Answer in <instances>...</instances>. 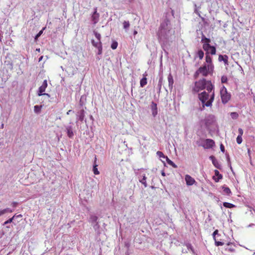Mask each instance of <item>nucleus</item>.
<instances>
[{
	"instance_id": "f257e3e1",
	"label": "nucleus",
	"mask_w": 255,
	"mask_h": 255,
	"mask_svg": "<svg viewBox=\"0 0 255 255\" xmlns=\"http://www.w3.org/2000/svg\"><path fill=\"white\" fill-rule=\"evenodd\" d=\"M173 10H171V14L166 12L163 16V20L161 22L157 32L159 40L163 44H166L172 40L174 36V30L172 29L170 19L173 17Z\"/></svg>"
},
{
	"instance_id": "f03ea898",
	"label": "nucleus",
	"mask_w": 255,
	"mask_h": 255,
	"mask_svg": "<svg viewBox=\"0 0 255 255\" xmlns=\"http://www.w3.org/2000/svg\"><path fill=\"white\" fill-rule=\"evenodd\" d=\"M205 89L208 92H212L214 89V86L212 84L211 81H207L205 79L203 78L195 82L192 91L193 93H196Z\"/></svg>"
},
{
	"instance_id": "7ed1b4c3",
	"label": "nucleus",
	"mask_w": 255,
	"mask_h": 255,
	"mask_svg": "<svg viewBox=\"0 0 255 255\" xmlns=\"http://www.w3.org/2000/svg\"><path fill=\"white\" fill-rule=\"evenodd\" d=\"M215 98L214 89L212 92L203 91L198 94V98L202 103L203 106L211 107Z\"/></svg>"
},
{
	"instance_id": "20e7f679",
	"label": "nucleus",
	"mask_w": 255,
	"mask_h": 255,
	"mask_svg": "<svg viewBox=\"0 0 255 255\" xmlns=\"http://www.w3.org/2000/svg\"><path fill=\"white\" fill-rule=\"evenodd\" d=\"M201 122L205 125L206 128L209 131H214L217 127V123L215 117L213 115L207 116Z\"/></svg>"
},
{
	"instance_id": "39448f33",
	"label": "nucleus",
	"mask_w": 255,
	"mask_h": 255,
	"mask_svg": "<svg viewBox=\"0 0 255 255\" xmlns=\"http://www.w3.org/2000/svg\"><path fill=\"white\" fill-rule=\"evenodd\" d=\"M89 222L91 224L95 232L97 234H99L100 226L98 222V217L95 214H91L90 215Z\"/></svg>"
},
{
	"instance_id": "423d86ee",
	"label": "nucleus",
	"mask_w": 255,
	"mask_h": 255,
	"mask_svg": "<svg viewBox=\"0 0 255 255\" xmlns=\"http://www.w3.org/2000/svg\"><path fill=\"white\" fill-rule=\"evenodd\" d=\"M220 94L222 102L224 104H227L231 99V94L227 92V90L224 86H223L220 90Z\"/></svg>"
},
{
	"instance_id": "0eeeda50",
	"label": "nucleus",
	"mask_w": 255,
	"mask_h": 255,
	"mask_svg": "<svg viewBox=\"0 0 255 255\" xmlns=\"http://www.w3.org/2000/svg\"><path fill=\"white\" fill-rule=\"evenodd\" d=\"M211 42V39L206 37L204 35H202L201 38V42L203 44V48L204 50H208V48L210 47V43Z\"/></svg>"
},
{
	"instance_id": "6e6552de",
	"label": "nucleus",
	"mask_w": 255,
	"mask_h": 255,
	"mask_svg": "<svg viewBox=\"0 0 255 255\" xmlns=\"http://www.w3.org/2000/svg\"><path fill=\"white\" fill-rule=\"evenodd\" d=\"M100 14L97 12V8H94V11L92 13L91 16V20L93 24L97 23L99 20Z\"/></svg>"
},
{
	"instance_id": "1a4fd4ad",
	"label": "nucleus",
	"mask_w": 255,
	"mask_h": 255,
	"mask_svg": "<svg viewBox=\"0 0 255 255\" xmlns=\"http://www.w3.org/2000/svg\"><path fill=\"white\" fill-rule=\"evenodd\" d=\"M74 128L72 126L68 125L65 126V131L67 134V136L70 138H73L74 135L73 132Z\"/></svg>"
},
{
	"instance_id": "9d476101",
	"label": "nucleus",
	"mask_w": 255,
	"mask_h": 255,
	"mask_svg": "<svg viewBox=\"0 0 255 255\" xmlns=\"http://www.w3.org/2000/svg\"><path fill=\"white\" fill-rule=\"evenodd\" d=\"M47 87V82L46 80H44L42 85L39 88L38 90V96H41L43 95V92L45 91Z\"/></svg>"
},
{
	"instance_id": "9b49d317",
	"label": "nucleus",
	"mask_w": 255,
	"mask_h": 255,
	"mask_svg": "<svg viewBox=\"0 0 255 255\" xmlns=\"http://www.w3.org/2000/svg\"><path fill=\"white\" fill-rule=\"evenodd\" d=\"M210 65H208V68L207 67V65L205 64L202 67H200L198 69V72L202 74L204 76H207L208 74L209 67Z\"/></svg>"
},
{
	"instance_id": "f8f14e48",
	"label": "nucleus",
	"mask_w": 255,
	"mask_h": 255,
	"mask_svg": "<svg viewBox=\"0 0 255 255\" xmlns=\"http://www.w3.org/2000/svg\"><path fill=\"white\" fill-rule=\"evenodd\" d=\"M205 142V145H202L205 148H212L215 145V142L213 139H206Z\"/></svg>"
},
{
	"instance_id": "ddd939ff",
	"label": "nucleus",
	"mask_w": 255,
	"mask_h": 255,
	"mask_svg": "<svg viewBox=\"0 0 255 255\" xmlns=\"http://www.w3.org/2000/svg\"><path fill=\"white\" fill-rule=\"evenodd\" d=\"M185 180L188 186H191L196 182L195 179L189 175H185Z\"/></svg>"
},
{
	"instance_id": "4468645a",
	"label": "nucleus",
	"mask_w": 255,
	"mask_h": 255,
	"mask_svg": "<svg viewBox=\"0 0 255 255\" xmlns=\"http://www.w3.org/2000/svg\"><path fill=\"white\" fill-rule=\"evenodd\" d=\"M150 109L152 112V115L154 117H155L158 113L157 104L154 102H152L150 105Z\"/></svg>"
},
{
	"instance_id": "2eb2a0df",
	"label": "nucleus",
	"mask_w": 255,
	"mask_h": 255,
	"mask_svg": "<svg viewBox=\"0 0 255 255\" xmlns=\"http://www.w3.org/2000/svg\"><path fill=\"white\" fill-rule=\"evenodd\" d=\"M206 52V54H208L209 53L211 54L212 55H214L216 54V47L210 45V47H209L208 48V50H205Z\"/></svg>"
},
{
	"instance_id": "dca6fc26",
	"label": "nucleus",
	"mask_w": 255,
	"mask_h": 255,
	"mask_svg": "<svg viewBox=\"0 0 255 255\" xmlns=\"http://www.w3.org/2000/svg\"><path fill=\"white\" fill-rule=\"evenodd\" d=\"M215 175L217 176V178L214 177V180L215 182H218L219 180L223 178V176L221 174L218 170H215Z\"/></svg>"
},
{
	"instance_id": "f3484780",
	"label": "nucleus",
	"mask_w": 255,
	"mask_h": 255,
	"mask_svg": "<svg viewBox=\"0 0 255 255\" xmlns=\"http://www.w3.org/2000/svg\"><path fill=\"white\" fill-rule=\"evenodd\" d=\"M233 245V243H230V242H229L227 244V247L225 249V250L226 251H228L231 253H234L235 252V249L232 247V246Z\"/></svg>"
},
{
	"instance_id": "a211bd4d",
	"label": "nucleus",
	"mask_w": 255,
	"mask_h": 255,
	"mask_svg": "<svg viewBox=\"0 0 255 255\" xmlns=\"http://www.w3.org/2000/svg\"><path fill=\"white\" fill-rule=\"evenodd\" d=\"M218 59L220 61H224L225 64H228V57L226 55H220Z\"/></svg>"
},
{
	"instance_id": "6ab92c4d",
	"label": "nucleus",
	"mask_w": 255,
	"mask_h": 255,
	"mask_svg": "<svg viewBox=\"0 0 255 255\" xmlns=\"http://www.w3.org/2000/svg\"><path fill=\"white\" fill-rule=\"evenodd\" d=\"M78 116L79 117V120H80L81 122L84 120V117H85V111L83 109H81L78 113Z\"/></svg>"
},
{
	"instance_id": "aec40b11",
	"label": "nucleus",
	"mask_w": 255,
	"mask_h": 255,
	"mask_svg": "<svg viewBox=\"0 0 255 255\" xmlns=\"http://www.w3.org/2000/svg\"><path fill=\"white\" fill-rule=\"evenodd\" d=\"M168 86L170 89H172L173 87V79L171 75V74H169L168 77Z\"/></svg>"
},
{
	"instance_id": "412c9836",
	"label": "nucleus",
	"mask_w": 255,
	"mask_h": 255,
	"mask_svg": "<svg viewBox=\"0 0 255 255\" xmlns=\"http://www.w3.org/2000/svg\"><path fill=\"white\" fill-rule=\"evenodd\" d=\"M163 82V77L162 75H160L159 81L157 85V89H158V92L159 93L161 91V86Z\"/></svg>"
},
{
	"instance_id": "4be33fe9",
	"label": "nucleus",
	"mask_w": 255,
	"mask_h": 255,
	"mask_svg": "<svg viewBox=\"0 0 255 255\" xmlns=\"http://www.w3.org/2000/svg\"><path fill=\"white\" fill-rule=\"evenodd\" d=\"M166 159V162L167 163L172 166L174 168H177V166L167 156H166V158H165Z\"/></svg>"
},
{
	"instance_id": "5701e85b",
	"label": "nucleus",
	"mask_w": 255,
	"mask_h": 255,
	"mask_svg": "<svg viewBox=\"0 0 255 255\" xmlns=\"http://www.w3.org/2000/svg\"><path fill=\"white\" fill-rule=\"evenodd\" d=\"M222 189L225 194L230 195L231 194V190L229 187L224 186L222 187Z\"/></svg>"
},
{
	"instance_id": "b1692460",
	"label": "nucleus",
	"mask_w": 255,
	"mask_h": 255,
	"mask_svg": "<svg viewBox=\"0 0 255 255\" xmlns=\"http://www.w3.org/2000/svg\"><path fill=\"white\" fill-rule=\"evenodd\" d=\"M92 45L96 47L97 48H98L100 47V46H102V43H101V41H95V40H92Z\"/></svg>"
},
{
	"instance_id": "393cba45",
	"label": "nucleus",
	"mask_w": 255,
	"mask_h": 255,
	"mask_svg": "<svg viewBox=\"0 0 255 255\" xmlns=\"http://www.w3.org/2000/svg\"><path fill=\"white\" fill-rule=\"evenodd\" d=\"M147 84V79L146 77H143L140 81V86L143 87Z\"/></svg>"
},
{
	"instance_id": "a878e982",
	"label": "nucleus",
	"mask_w": 255,
	"mask_h": 255,
	"mask_svg": "<svg viewBox=\"0 0 255 255\" xmlns=\"http://www.w3.org/2000/svg\"><path fill=\"white\" fill-rule=\"evenodd\" d=\"M213 164L217 169H221L222 168L221 165L220 164V163L217 159L216 160L213 161Z\"/></svg>"
},
{
	"instance_id": "bb28decb",
	"label": "nucleus",
	"mask_w": 255,
	"mask_h": 255,
	"mask_svg": "<svg viewBox=\"0 0 255 255\" xmlns=\"http://www.w3.org/2000/svg\"><path fill=\"white\" fill-rule=\"evenodd\" d=\"M223 206L227 208H232L235 207V205L228 202H224Z\"/></svg>"
},
{
	"instance_id": "cd10ccee",
	"label": "nucleus",
	"mask_w": 255,
	"mask_h": 255,
	"mask_svg": "<svg viewBox=\"0 0 255 255\" xmlns=\"http://www.w3.org/2000/svg\"><path fill=\"white\" fill-rule=\"evenodd\" d=\"M41 106L35 105L34 107V111L35 113L38 114L40 112L41 109Z\"/></svg>"
},
{
	"instance_id": "c85d7f7f",
	"label": "nucleus",
	"mask_w": 255,
	"mask_h": 255,
	"mask_svg": "<svg viewBox=\"0 0 255 255\" xmlns=\"http://www.w3.org/2000/svg\"><path fill=\"white\" fill-rule=\"evenodd\" d=\"M197 54L199 58H200V59H202L204 57V53L203 50L200 49L198 51Z\"/></svg>"
},
{
	"instance_id": "c756f323",
	"label": "nucleus",
	"mask_w": 255,
	"mask_h": 255,
	"mask_svg": "<svg viewBox=\"0 0 255 255\" xmlns=\"http://www.w3.org/2000/svg\"><path fill=\"white\" fill-rule=\"evenodd\" d=\"M97 166L98 165L96 164L93 165V171L95 175H98L100 173L98 170Z\"/></svg>"
},
{
	"instance_id": "7c9ffc66",
	"label": "nucleus",
	"mask_w": 255,
	"mask_h": 255,
	"mask_svg": "<svg viewBox=\"0 0 255 255\" xmlns=\"http://www.w3.org/2000/svg\"><path fill=\"white\" fill-rule=\"evenodd\" d=\"M129 25L130 24L128 21H124L123 22L124 28L126 30L128 29Z\"/></svg>"
},
{
	"instance_id": "2f4dec72",
	"label": "nucleus",
	"mask_w": 255,
	"mask_h": 255,
	"mask_svg": "<svg viewBox=\"0 0 255 255\" xmlns=\"http://www.w3.org/2000/svg\"><path fill=\"white\" fill-rule=\"evenodd\" d=\"M146 176L144 175L143 176V178L139 180V182H141L142 184H143L145 187H146L147 186L146 182Z\"/></svg>"
},
{
	"instance_id": "473e14b6",
	"label": "nucleus",
	"mask_w": 255,
	"mask_h": 255,
	"mask_svg": "<svg viewBox=\"0 0 255 255\" xmlns=\"http://www.w3.org/2000/svg\"><path fill=\"white\" fill-rule=\"evenodd\" d=\"M15 215H14L12 218L9 219L8 220H7V221H5L3 224V225H6L9 223H10L11 222H12L14 218H15Z\"/></svg>"
},
{
	"instance_id": "72a5a7b5",
	"label": "nucleus",
	"mask_w": 255,
	"mask_h": 255,
	"mask_svg": "<svg viewBox=\"0 0 255 255\" xmlns=\"http://www.w3.org/2000/svg\"><path fill=\"white\" fill-rule=\"evenodd\" d=\"M231 117L233 119H237L239 117V115L236 112H232L231 113Z\"/></svg>"
},
{
	"instance_id": "f704fd0d",
	"label": "nucleus",
	"mask_w": 255,
	"mask_h": 255,
	"mask_svg": "<svg viewBox=\"0 0 255 255\" xmlns=\"http://www.w3.org/2000/svg\"><path fill=\"white\" fill-rule=\"evenodd\" d=\"M94 34L95 35V36L97 39L98 41H101V34L100 33H98L96 31H94Z\"/></svg>"
},
{
	"instance_id": "c9c22d12",
	"label": "nucleus",
	"mask_w": 255,
	"mask_h": 255,
	"mask_svg": "<svg viewBox=\"0 0 255 255\" xmlns=\"http://www.w3.org/2000/svg\"><path fill=\"white\" fill-rule=\"evenodd\" d=\"M156 154L157 156H158L160 158H163L164 159H165L166 158V156L165 155H164V154L161 151H157L156 152Z\"/></svg>"
},
{
	"instance_id": "e433bc0d",
	"label": "nucleus",
	"mask_w": 255,
	"mask_h": 255,
	"mask_svg": "<svg viewBox=\"0 0 255 255\" xmlns=\"http://www.w3.org/2000/svg\"><path fill=\"white\" fill-rule=\"evenodd\" d=\"M206 62L209 64H211L212 62V58L208 54L206 55Z\"/></svg>"
},
{
	"instance_id": "4c0bfd02",
	"label": "nucleus",
	"mask_w": 255,
	"mask_h": 255,
	"mask_svg": "<svg viewBox=\"0 0 255 255\" xmlns=\"http://www.w3.org/2000/svg\"><path fill=\"white\" fill-rule=\"evenodd\" d=\"M118 43L117 41H113L111 44V48L113 49H116L118 47Z\"/></svg>"
},
{
	"instance_id": "58836bf2",
	"label": "nucleus",
	"mask_w": 255,
	"mask_h": 255,
	"mask_svg": "<svg viewBox=\"0 0 255 255\" xmlns=\"http://www.w3.org/2000/svg\"><path fill=\"white\" fill-rule=\"evenodd\" d=\"M228 81V78L226 76H223L221 77V82L222 83H226Z\"/></svg>"
},
{
	"instance_id": "ea45409f",
	"label": "nucleus",
	"mask_w": 255,
	"mask_h": 255,
	"mask_svg": "<svg viewBox=\"0 0 255 255\" xmlns=\"http://www.w3.org/2000/svg\"><path fill=\"white\" fill-rule=\"evenodd\" d=\"M45 29V27L43 28V29L40 30L35 36V39H37L40 35L42 34L43 31Z\"/></svg>"
},
{
	"instance_id": "a19ab883",
	"label": "nucleus",
	"mask_w": 255,
	"mask_h": 255,
	"mask_svg": "<svg viewBox=\"0 0 255 255\" xmlns=\"http://www.w3.org/2000/svg\"><path fill=\"white\" fill-rule=\"evenodd\" d=\"M3 210L4 214H5L8 212H9V213L12 212L14 211V209H10V208H7L4 209H3Z\"/></svg>"
},
{
	"instance_id": "79ce46f5",
	"label": "nucleus",
	"mask_w": 255,
	"mask_h": 255,
	"mask_svg": "<svg viewBox=\"0 0 255 255\" xmlns=\"http://www.w3.org/2000/svg\"><path fill=\"white\" fill-rule=\"evenodd\" d=\"M215 245L216 246H223L224 245V243L222 242H220V241H217L216 240V239H215Z\"/></svg>"
},
{
	"instance_id": "37998d69",
	"label": "nucleus",
	"mask_w": 255,
	"mask_h": 255,
	"mask_svg": "<svg viewBox=\"0 0 255 255\" xmlns=\"http://www.w3.org/2000/svg\"><path fill=\"white\" fill-rule=\"evenodd\" d=\"M237 142L238 144H241L242 142V137L240 135H238L237 137Z\"/></svg>"
},
{
	"instance_id": "c03bdc74",
	"label": "nucleus",
	"mask_w": 255,
	"mask_h": 255,
	"mask_svg": "<svg viewBox=\"0 0 255 255\" xmlns=\"http://www.w3.org/2000/svg\"><path fill=\"white\" fill-rule=\"evenodd\" d=\"M186 246L188 250H191L192 252H193V247L191 244L188 243L186 245Z\"/></svg>"
},
{
	"instance_id": "a18cd8bd",
	"label": "nucleus",
	"mask_w": 255,
	"mask_h": 255,
	"mask_svg": "<svg viewBox=\"0 0 255 255\" xmlns=\"http://www.w3.org/2000/svg\"><path fill=\"white\" fill-rule=\"evenodd\" d=\"M213 237L214 238V240H215L216 238V235H219V234H218V230H216L213 233Z\"/></svg>"
},
{
	"instance_id": "49530a36",
	"label": "nucleus",
	"mask_w": 255,
	"mask_h": 255,
	"mask_svg": "<svg viewBox=\"0 0 255 255\" xmlns=\"http://www.w3.org/2000/svg\"><path fill=\"white\" fill-rule=\"evenodd\" d=\"M7 63L6 64L8 65H9V68L10 69H12L13 68V64L10 62V61H5V63Z\"/></svg>"
},
{
	"instance_id": "de8ad7c7",
	"label": "nucleus",
	"mask_w": 255,
	"mask_h": 255,
	"mask_svg": "<svg viewBox=\"0 0 255 255\" xmlns=\"http://www.w3.org/2000/svg\"><path fill=\"white\" fill-rule=\"evenodd\" d=\"M97 49L98 50V54L101 55L102 53V46H100V47Z\"/></svg>"
},
{
	"instance_id": "09e8293b",
	"label": "nucleus",
	"mask_w": 255,
	"mask_h": 255,
	"mask_svg": "<svg viewBox=\"0 0 255 255\" xmlns=\"http://www.w3.org/2000/svg\"><path fill=\"white\" fill-rule=\"evenodd\" d=\"M238 131L239 133L238 135H240L241 136H242L244 133L243 130L241 128H239Z\"/></svg>"
},
{
	"instance_id": "8fccbe9b",
	"label": "nucleus",
	"mask_w": 255,
	"mask_h": 255,
	"mask_svg": "<svg viewBox=\"0 0 255 255\" xmlns=\"http://www.w3.org/2000/svg\"><path fill=\"white\" fill-rule=\"evenodd\" d=\"M220 149L222 152H225V147L224 145L222 143L220 144Z\"/></svg>"
},
{
	"instance_id": "3c124183",
	"label": "nucleus",
	"mask_w": 255,
	"mask_h": 255,
	"mask_svg": "<svg viewBox=\"0 0 255 255\" xmlns=\"http://www.w3.org/2000/svg\"><path fill=\"white\" fill-rule=\"evenodd\" d=\"M199 74H200V73H199V72H198V70H197L196 71V72L195 73V74H194V78H195V79L197 78V77H198V76H199Z\"/></svg>"
},
{
	"instance_id": "603ef678",
	"label": "nucleus",
	"mask_w": 255,
	"mask_h": 255,
	"mask_svg": "<svg viewBox=\"0 0 255 255\" xmlns=\"http://www.w3.org/2000/svg\"><path fill=\"white\" fill-rule=\"evenodd\" d=\"M209 159L212 161V162L213 163V161L214 160H216V158L213 155H211L210 157H209Z\"/></svg>"
},
{
	"instance_id": "864d4df0",
	"label": "nucleus",
	"mask_w": 255,
	"mask_h": 255,
	"mask_svg": "<svg viewBox=\"0 0 255 255\" xmlns=\"http://www.w3.org/2000/svg\"><path fill=\"white\" fill-rule=\"evenodd\" d=\"M11 205L13 208H15L18 205V203L16 202H13Z\"/></svg>"
},
{
	"instance_id": "5fc2aeb1",
	"label": "nucleus",
	"mask_w": 255,
	"mask_h": 255,
	"mask_svg": "<svg viewBox=\"0 0 255 255\" xmlns=\"http://www.w3.org/2000/svg\"><path fill=\"white\" fill-rule=\"evenodd\" d=\"M3 214H4L3 210H0V216L3 215Z\"/></svg>"
},
{
	"instance_id": "6e6d98bb",
	"label": "nucleus",
	"mask_w": 255,
	"mask_h": 255,
	"mask_svg": "<svg viewBox=\"0 0 255 255\" xmlns=\"http://www.w3.org/2000/svg\"><path fill=\"white\" fill-rule=\"evenodd\" d=\"M43 95H45V96H47L48 97H50V95L47 94V93H43Z\"/></svg>"
},
{
	"instance_id": "4d7b16f0",
	"label": "nucleus",
	"mask_w": 255,
	"mask_h": 255,
	"mask_svg": "<svg viewBox=\"0 0 255 255\" xmlns=\"http://www.w3.org/2000/svg\"><path fill=\"white\" fill-rule=\"evenodd\" d=\"M161 175L163 176H165V173L164 172V171H162L161 172Z\"/></svg>"
},
{
	"instance_id": "13d9d810",
	"label": "nucleus",
	"mask_w": 255,
	"mask_h": 255,
	"mask_svg": "<svg viewBox=\"0 0 255 255\" xmlns=\"http://www.w3.org/2000/svg\"><path fill=\"white\" fill-rule=\"evenodd\" d=\"M227 160L228 161L229 164H230V165H231V164L229 162V155H227Z\"/></svg>"
},
{
	"instance_id": "bf43d9fd",
	"label": "nucleus",
	"mask_w": 255,
	"mask_h": 255,
	"mask_svg": "<svg viewBox=\"0 0 255 255\" xmlns=\"http://www.w3.org/2000/svg\"><path fill=\"white\" fill-rule=\"evenodd\" d=\"M42 58H43V56H41V57H39V60H38L39 62H40V61H41V60H42Z\"/></svg>"
},
{
	"instance_id": "052dcab7",
	"label": "nucleus",
	"mask_w": 255,
	"mask_h": 255,
	"mask_svg": "<svg viewBox=\"0 0 255 255\" xmlns=\"http://www.w3.org/2000/svg\"><path fill=\"white\" fill-rule=\"evenodd\" d=\"M137 33V31L134 30V31H133V35H135Z\"/></svg>"
},
{
	"instance_id": "680f3d73",
	"label": "nucleus",
	"mask_w": 255,
	"mask_h": 255,
	"mask_svg": "<svg viewBox=\"0 0 255 255\" xmlns=\"http://www.w3.org/2000/svg\"><path fill=\"white\" fill-rule=\"evenodd\" d=\"M72 111L71 110H69L67 112V115H69L70 114V112H71Z\"/></svg>"
},
{
	"instance_id": "e2e57ef3",
	"label": "nucleus",
	"mask_w": 255,
	"mask_h": 255,
	"mask_svg": "<svg viewBox=\"0 0 255 255\" xmlns=\"http://www.w3.org/2000/svg\"><path fill=\"white\" fill-rule=\"evenodd\" d=\"M22 217L21 215H20H20H17V216H16V215H15V217Z\"/></svg>"
},
{
	"instance_id": "0e129e2a",
	"label": "nucleus",
	"mask_w": 255,
	"mask_h": 255,
	"mask_svg": "<svg viewBox=\"0 0 255 255\" xmlns=\"http://www.w3.org/2000/svg\"><path fill=\"white\" fill-rule=\"evenodd\" d=\"M254 224H250V225H249V227H252V226H254Z\"/></svg>"
},
{
	"instance_id": "69168bd1",
	"label": "nucleus",
	"mask_w": 255,
	"mask_h": 255,
	"mask_svg": "<svg viewBox=\"0 0 255 255\" xmlns=\"http://www.w3.org/2000/svg\"><path fill=\"white\" fill-rule=\"evenodd\" d=\"M96 59H97V60H99L100 59V57L99 56H97Z\"/></svg>"
},
{
	"instance_id": "338daca9",
	"label": "nucleus",
	"mask_w": 255,
	"mask_h": 255,
	"mask_svg": "<svg viewBox=\"0 0 255 255\" xmlns=\"http://www.w3.org/2000/svg\"><path fill=\"white\" fill-rule=\"evenodd\" d=\"M90 119H92V120H93V117H92V116H91V117H90Z\"/></svg>"
},
{
	"instance_id": "774afa93",
	"label": "nucleus",
	"mask_w": 255,
	"mask_h": 255,
	"mask_svg": "<svg viewBox=\"0 0 255 255\" xmlns=\"http://www.w3.org/2000/svg\"><path fill=\"white\" fill-rule=\"evenodd\" d=\"M1 127L2 128H3V124H2V125H1Z\"/></svg>"
}]
</instances>
